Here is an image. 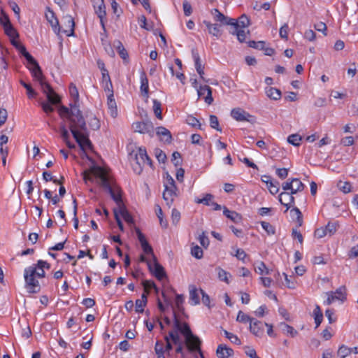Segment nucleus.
I'll return each mask as SVG.
<instances>
[{"label": "nucleus", "mask_w": 358, "mask_h": 358, "mask_svg": "<svg viewBox=\"0 0 358 358\" xmlns=\"http://www.w3.org/2000/svg\"><path fill=\"white\" fill-rule=\"evenodd\" d=\"M338 224L336 222H329L324 227L327 235L332 236L337 230Z\"/></svg>", "instance_id": "obj_43"}, {"label": "nucleus", "mask_w": 358, "mask_h": 358, "mask_svg": "<svg viewBox=\"0 0 358 358\" xmlns=\"http://www.w3.org/2000/svg\"><path fill=\"white\" fill-rule=\"evenodd\" d=\"M255 270L256 273L259 275H268L270 273L269 269L263 262H259L258 264L255 266Z\"/></svg>", "instance_id": "obj_35"}, {"label": "nucleus", "mask_w": 358, "mask_h": 358, "mask_svg": "<svg viewBox=\"0 0 358 358\" xmlns=\"http://www.w3.org/2000/svg\"><path fill=\"white\" fill-rule=\"evenodd\" d=\"M184 302V297L182 294H177L176 296V306L178 311L183 313L184 307L182 303Z\"/></svg>", "instance_id": "obj_52"}, {"label": "nucleus", "mask_w": 358, "mask_h": 358, "mask_svg": "<svg viewBox=\"0 0 358 358\" xmlns=\"http://www.w3.org/2000/svg\"><path fill=\"white\" fill-rule=\"evenodd\" d=\"M218 358H228L234 354V350L225 345H220L216 351Z\"/></svg>", "instance_id": "obj_21"}, {"label": "nucleus", "mask_w": 358, "mask_h": 358, "mask_svg": "<svg viewBox=\"0 0 358 358\" xmlns=\"http://www.w3.org/2000/svg\"><path fill=\"white\" fill-rule=\"evenodd\" d=\"M63 24L62 26V32L64 33L66 36H70L74 34L75 22L73 17L71 15H66L64 17Z\"/></svg>", "instance_id": "obj_9"}, {"label": "nucleus", "mask_w": 358, "mask_h": 358, "mask_svg": "<svg viewBox=\"0 0 358 358\" xmlns=\"http://www.w3.org/2000/svg\"><path fill=\"white\" fill-rule=\"evenodd\" d=\"M301 137L299 134H292L289 135L287 138V141L289 143L294 145V146H299L300 145V142L301 141Z\"/></svg>", "instance_id": "obj_41"}, {"label": "nucleus", "mask_w": 358, "mask_h": 358, "mask_svg": "<svg viewBox=\"0 0 358 358\" xmlns=\"http://www.w3.org/2000/svg\"><path fill=\"white\" fill-rule=\"evenodd\" d=\"M266 95L271 99L278 100L281 97V92L276 88L269 87L266 90Z\"/></svg>", "instance_id": "obj_32"}, {"label": "nucleus", "mask_w": 358, "mask_h": 358, "mask_svg": "<svg viewBox=\"0 0 358 358\" xmlns=\"http://www.w3.org/2000/svg\"><path fill=\"white\" fill-rule=\"evenodd\" d=\"M179 333H180V330L177 327H173V329L169 331V336L173 343L177 345L176 352L181 354L183 351V343L181 341Z\"/></svg>", "instance_id": "obj_10"}, {"label": "nucleus", "mask_w": 358, "mask_h": 358, "mask_svg": "<svg viewBox=\"0 0 358 358\" xmlns=\"http://www.w3.org/2000/svg\"><path fill=\"white\" fill-rule=\"evenodd\" d=\"M117 210L118 215H121L123 219L129 224L134 223V220L132 216L130 215L129 211L127 210L125 206H122V207L119 208Z\"/></svg>", "instance_id": "obj_27"}, {"label": "nucleus", "mask_w": 358, "mask_h": 358, "mask_svg": "<svg viewBox=\"0 0 358 358\" xmlns=\"http://www.w3.org/2000/svg\"><path fill=\"white\" fill-rule=\"evenodd\" d=\"M44 278L45 271L43 268H38L37 265L31 266L24 270V280L27 287L30 293H37L40 291V285L37 280L34 278Z\"/></svg>", "instance_id": "obj_5"}, {"label": "nucleus", "mask_w": 358, "mask_h": 358, "mask_svg": "<svg viewBox=\"0 0 358 358\" xmlns=\"http://www.w3.org/2000/svg\"><path fill=\"white\" fill-rule=\"evenodd\" d=\"M189 299L193 305L199 304L200 302L198 289L194 285L189 286Z\"/></svg>", "instance_id": "obj_29"}, {"label": "nucleus", "mask_w": 358, "mask_h": 358, "mask_svg": "<svg viewBox=\"0 0 358 358\" xmlns=\"http://www.w3.org/2000/svg\"><path fill=\"white\" fill-rule=\"evenodd\" d=\"M0 24L3 27L11 24L8 15L3 10L0 13Z\"/></svg>", "instance_id": "obj_51"}, {"label": "nucleus", "mask_w": 358, "mask_h": 358, "mask_svg": "<svg viewBox=\"0 0 358 358\" xmlns=\"http://www.w3.org/2000/svg\"><path fill=\"white\" fill-rule=\"evenodd\" d=\"M216 271H217L218 278L221 281H224L229 284V281L228 279V276L229 275V273L220 267L217 268Z\"/></svg>", "instance_id": "obj_39"}, {"label": "nucleus", "mask_w": 358, "mask_h": 358, "mask_svg": "<svg viewBox=\"0 0 358 358\" xmlns=\"http://www.w3.org/2000/svg\"><path fill=\"white\" fill-rule=\"evenodd\" d=\"M313 315L315 317V322L316 324L315 327L317 328L320 325L323 320V314L320 309V307L318 305H316L313 310Z\"/></svg>", "instance_id": "obj_31"}, {"label": "nucleus", "mask_w": 358, "mask_h": 358, "mask_svg": "<svg viewBox=\"0 0 358 358\" xmlns=\"http://www.w3.org/2000/svg\"><path fill=\"white\" fill-rule=\"evenodd\" d=\"M186 122L189 125L193 127H198L199 129H201V124L199 121L192 115H188L186 119Z\"/></svg>", "instance_id": "obj_45"}, {"label": "nucleus", "mask_w": 358, "mask_h": 358, "mask_svg": "<svg viewBox=\"0 0 358 358\" xmlns=\"http://www.w3.org/2000/svg\"><path fill=\"white\" fill-rule=\"evenodd\" d=\"M280 327L284 334L289 335L292 337H294L298 334V331L296 330L285 322H281L280 324Z\"/></svg>", "instance_id": "obj_30"}, {"label": "nucleus", "mask_w": 358, "mask_h": 358, "mask_svg": "<svg viewBox=\"0 0 358 358\" xmlns=\"http://www.w3.org/2000/svg\"><path fill=\"white\" fill-rule=\"evenodd\" d=\"M213 196L211 194H206L203 199H196L197 203H203L206 206H210Z\"/></svg>", "instance_id": "obj_46"}, {"label": "nucleus", "mask_w": 358, "mask_h": 358, "mask_svg": "<svg viewBox=\"0 0 358 358\" xmlns=\"http://www.w3.org/2000/svg\"><path fill=\"white\" fill-rule=\"evenodd\" d=\"M171 162L176 166L181 164V155L178 152H174L172 154Z\"/></svg>", "instance_id": "obj_64"}, {"label": "nucleus", "mask_w": 358, "mask_h": 358, "mask_svg": "<svg viewBox=\"0 0 358 358\" xmlns=\"http://www.w3.org/2000/svg\"><path fill=\"white\" fill-rule=\"evenodd\" d=\"M109 113L113 117H116L117 115V108L115 100L113 97L108 96L107 101Z\"/></svg>", "instance_id": "obj_26"}, {"label": "nucleus", "mask_w": 358, "mask_h": 358, "mask_svg": "<svg viewBox=\"0 0 358 358\" xmlns=\"http://www.w3.org/2000/svg\"><path fill=\"white\" fill-rule=\"evenodd\" d=\"M283 275L285 276L287 287L289 289H295L296 282L293 276L289 277L285 273H283Z\"/></svg>", "instance_id": "obj_57"}, {"label": "nucleus", "mask_w": 358, "mask_h": 358, "mask_svg": "<svg viewBox=\"0 0 358 358\" xmlns=\"http://www.w3.org/2000/svg\"><path fill=\"white\" fill-rule=\"evenodd\" d=\"M291 213H294L293 216H296V222H298V226L301 227L303 224V217L300 210L295 207L291 210Z\"/></svg>", "instance_id": "obj_58"}, {"label": "nucleus", "mask_w": 358, "mask_h": 358, "mask_svg": "<svg viewBox=\"0 0 358 358\" xmlns=\"http://www.w3.org/2000/svg\"><path fill=\"white\" fill-rule=\"evenodd\" d=\"M176 190L177 187L176 188H169V187H165V189L163 192V199L166 201V204L170 206L172 203L173 202V200L175 197L176 196Z\"/></svg>", "instance_id": "obj_18"}, {"label": "nucleus", "mask_w": 358, "mask_h": 358, "mask_svg": "<svg viewBox=\"0 0 358 358\" xmlns=\"http://www.w3.org/2000/svg\"><path fill=\"white\" fill-rule=\"evenodd\" d=\"M211 13L214 15L215 21L220 22L223 24L235 25V19L225 16L224 14L220 13L218 9L214 8L212 10ZM237 24H236V25Z\"/></svg>", "instance_id": "obj_13"}, {"label": "nucleus", "mask_w": 358, "mask_h": 358, "mask_svg": "<svg viewBox=\"0 0 358 358\" xmlns=\"http://www.w3.org/2000/svg\"><path fill=\"white\" fill-rule=\"evenodd\" d=\"M223 214L234 223H238L242 220V217L240 214L236 211L229 210L225 206L223 207Z\"/></svg>", "instance_id": "obj_22"}, {"label": "nucleus", "mask_w": 358, "mask_h": 358, "mask_svg": "<svg viewBox=\"0 0 358 358\" xmlns=\"http://www.w3.org/2000/svg\"><path fill=\"white\" fill-rule=\"evenodd\" d=\"M337 355L340 358H345L350 355V350H349L348 347L343 345L338 348Z\"/></svg>", "instance_id": "obj_48"}, {"label": "nucleus", "mask_w": 358, "mask_h": 358, "mask_svg": "<svg viewBox=\"0 0 358 358\" xmlns=\"http://www.w3.org/2000/svg\"><path fill=\"white\" fill-rule=\"evenodd\" d=\"M248 43L249 47L255 48V49H257V50L264 49V45L266 44V43L262 41H259L257 42H256L255 41H248Z\"/></svg>", "instance_id": "obj_55"}, {"label": "nucleus", "mask_w": 358, "mask_h": 358, "mask_svg": "<svg viewBox=\"0 0 358 358\" xmlns=\"http://www.w3.org/2000/svg\"><path fill=\"white\" fill-rule=\"evenodd\" d=\"M59 131L61 134V137L63 139V141H67V140L69 139L70 138V134L64 124H61Z\"/></svg>", "instance_id": "obj_59"}, {"label": "nucleus", "mask_w": 358, "mask_h": 358, "mask_svg": "<svg viewBox=\"0 0 358 358\" xmlns=\"http://www.w3.org/2000/svg\"><path fill=\"white\" fill-rule=\"evenodd\" d=\"M261 225L262 228L267 232L268 235H273L275 232V228L269 222H262Z\"/></svg>", "instance_id": "obj_53"}, {"label": "nucleus", "mask_w": 358, "mask_h": 358, "mask_svg": "<svg viewBox=\"0 0 358 358\" xmlns=\"http://www.w3.org/2000/svg\"><path fill=\"white\" fill-rule=\"evenodd\" d=\"M203 24L206 26L208 29V32L210 34L216 37H219L220 36V30L217 24H212L208 21H203Z\"/></svg>", "instance_id": "obj_28"}, {"label": "nucleus", "mask_w": 358, "mask_h": 358, "mask_svg": "<svg viewBox=\"0 0 358 358\" xmlns=\"http://www.w3.org/2000/svg\"><path fill=\"white\" fill-rule=\"evenodd\" d=\"M180 220V213L176 208L172 210L171 220L174 225H176Z\"/></svg>", "instance_id": "obj_61"}, {"label": "nucleus", "mask_w": 358, "mask_h": 358, "mask_svg": "<svg viewBox=\"0 0 358 358\" xmlns=\"http://www.w3.org/2000/svg\"><path fill=\"white\" fill-rule=\"evenodd\" d=\"M267 187L272 194H275L279 192V182L278 181L269 180Z\"/></svg>", "instance_id": "obj_47"}, {"label": "nucleus", "mask_w": 358, "mask_h": 358, "mask_svg": "<svg viewBox=\"0 0 358 358\" xmlns=\"http://www.w3.org/2000/svg\"><path fill=\"white\" fill-rule=\"evenodd\" d=\"M334 297L336 300H340L342 302L346 300V288L345 286H341L335 292H334Z\"/></svg>", "instance_id": "obj_33"}, {"label": "nucleus", "mask_w": 358, "mask_h": 358, "mask_svg": "<svg viewBox=\"0 0 358 358\" xmlns=\"http://www.w3.org/2000/svg\"><path fill=\"white\" fill-rule=\"evenodd\" d=\"M95 13L97 15L100 20V24L103 29V31L106 32L105 19L106 16V6L103 0H100L99 4L97 7L94 6Z\"/></svg>", "instance_id": "obj_14"}, {"label": "nucleus", "mask_w": 358, "mask_h": 358, "mask_svg": "<svg viewBox=\"0 0 358 358\" xmlns=\"http://www.w3.org/2000/svg\"><path fill=\"white\" fill-rule=\"evenodd\" d=\"M337 186L339 189L345 194L351 192L352 185L349 182L339 181L337 184Z\"/></svg>", "instance_id": "obj_40"}, {"label": "nucleus", "mask_w": 358, "mask_h": 358, "mask_svg": "<svg viewBox=\"0 0 358 358\" xmlns=\"http://www.w3.org/2000/svg\"><path fill=\"white\" fill-rule=\"evenodd\" d=\"M163 343L160 341H157L155 343V351L157 356V358H165L164 356V349L163 348Z\"/></svg>", "instance_id": "obj_37"}, {"label": "nucleus", "mask_w": 358, "mask_h": 358, "mask_svg": "<svg viewBox=\"0 0 358 358\" xmlns=\"http://www.w3.org/2000/svg\"><path fill=\"white\" fill-rule=\"evenodd\" d=\"M155 154L159 163H164L166 159V154L160 149H155Z\"/></svg>", "instance_id": "obj_60"}, {"label": "nucleus", "mask_w": 358, "mask_h": 358, "mask_svg": "<svg viewBox=\"0 0 358 358\" xmlns=\"http://www.w3.org/2000/svg\"><path fill=\"white\" fill-rule=\"evenodd\" d=\"M224 334L225 336L232 343L236 345H241V340L238 338V336L232 333L227 331V330H223Z\"/></svg>", "instance_id": "obj_44"}, {"label": "nucleus", "mask_w": 358, "mask_h": 358, "mask_svg": "<svg viewBox=\"0 0 358 358\" xmlns=\"http://www.w3.org/2000/svg\"><path fill=\"white\" fill-rule=\"evenodd\" d=\"M278 197L280 203L286 206L285 212H287L294 203V196L289 194V193L287 192H283L280 193Z\"/></svg>", "instance_id": "obj_15"}, {"label": "nucleus", "mask_w": 358, "mask_h": 358, "mask_svg": "<svg viewBox=\"0 0 358 358\" xmlns=\"http://www.w3.org/2000/svg\"><path fill=\"white\" fill-rule=\"evenodd\" d=\"M133 128L135 132L149 134L150 136H153L154 127L150 121L135 122L133 124Z\"/></svg>", "instance_id": "obj_7"}, {"label": "nucleus", "mask_w": 358, "mask_h": 358, "mask_svg": "<svg viewBox=\"0 0 358 358\" xmlns=\"http://www.w3.org/2000/svg\"><path fill=\"white\" fill-rule=\"evenodd\" d=\"M191 254L195 258L199 259L203 257V250L198 245H195L191 249Z\"/></svg>", "instance_id": "obj_49"}, {"label": "nucleus", "mask_w": 358, "mask_h": 358, "mask_svg": "<svg viewBox=\"0 0 358 358\" xmlns=\"http://www.w3.org/2000/svg\"><path fill=\"white\" fill-rule=\"evenodd\" d=\"M92 173L100 179L101 185L105 188L110 194L112 199L117 206V208L124 206L120 192L118 189H115L110 184L108 176L104 173L103 169L100 167H94L92 170Z\"/></svg>", "instance_id": "obj_4"}, {"label": "nucleus", "mask_w": 358, "mask_h": 358, "mask_svg": "<svg viewBox=\"0 0 358 358\" xmlns=\"http://www.w3.org/2000/svg\"><path fill=\"white\" fill-rule=\"evenodd\" d=\"M154 268H152L151 262H148V266L150 272H152L155 278L159 280L166 277V273L164 267L159 264L157 258L153 255Z\"/></svg>", "instance_id": "obj_8"}, {"label": "nucleus", "mask_w": 358, "mask_h": 358, "mask_svg": "<svg viewBox=\"0 0 358 358\" xmlns=\"http://www.w3.org/2000/svg\"><path fill=\"white\" fill-rule=\"evenodd\" d=\"M176 188V183L173 178L166 173V178L164 182V187Z\"/></svg>", "instance_id": "obj_62"}, {"label": "nucleus", "mask_w": 358, "mask_h": 358, "mask_svg": "<svg viewBox=\"0 0 358 358\" xmlns=\"http://www.w3.org/2000/svg\"><path fill=\"white\" fill-rule=\"evenodd\" d=\"M192 57L194 59V63H195V68H196V70L197 71V73L199 74L200 77L204 80V78H203V74H204V71H203V66H202L201 63V59H200V57H199V55L198 53V52L193 49L192 50Z\"/></svg>", "instance_id": "obj_19"}, {"label": "nucleus", "mask_w": 358, "mask_h": 358, "mask_svg": "<svg viewBox=\"0 0 358 358\" xmlns=\"http://www.w3.org/2000/svg\"><path fill=\"white\" fill-rule=\"evenodd\" d=\"M157 135L161 137V140L170 143L172 140L171 132L164 127L157 128Z\"/></svg>", "instance_id": "obj_20"}, {"label": "nucleus", "mask_w": 358, "mask_h": 358, "mask_svg": "<svg viewBox=\"0 0 358 358\" xmlns=\"http://www.w3.org/2000/svg\"><path fill=\"white\" fill-rule=\"evenodd\" d=\"M113 45L115 48V49L117 50L120 57L123 60L127 62L128 53H127V50H125V48H124L122 43L120 41H114Z\"/></svg>", "instance_id": "obj_25"}, {"label": "nucleus", "mask_w": 358, "mask_h": 358, "mask_svg": "<svg viewBox=\"0 0 358 358\" xmlns=\"http://www.w3.org/2000/svg\"><path fill=\"white\" fill-rule=\"evenodd\" d=\"M173 325L180 330L185 338V343L189 351H200L201 341L198 336L193 334L187 322H181L176 313L173 312Z\"/></svg>", "instance_id": "obj_3"}, {"label": "nucleus", "mask_w": 358, "mask_h": 358, "mask_svg": "<svg viewBox=\"0 0 358 358\" xmlns=\"http://www.w3.org/2000/svg\"><path fill=\"white\" fill-rule=\"evenodd\" d=\"M147 300L136 299L135 302L136 312L142 313L144 310L143 308L146 306Z\"/></svg>", "instance_id": "obj_56"}, {"label": "nucleus", "mask_w": 358, "mask_h": 358, "mask_svg": "<svg viewBox=\"0 0 358 358\" xmlns=\"http://www.w3.org/2000/svg\"><path fill=\"white\" fill-rule=\"evenodd\" d=\"M161 103L157 100H153V110L155 116L159 119L162 120V108H161Z\"/></svg>", "instance_id": "obj_36"}, {"label": "nucleus", "mask_w": 358, "mask_h": 358, "mask_svg": "<svg viewBox=\"0 0 358 358\" xmlns=\"http://www.w3.org/2000/svg\"><path fill=\"white\" fill-rule=\"evenodd\" d=\"M45 17L47 20L50 22L54 31L57 30L60 31V27L59 24V21L57 18L55 17V13L50 8H47V11L45 13Z\"/></svg>", "instance_id": "obj_17"}, {"label": "nucleus", "mask_w": 358, "mask_h": 358, "mask_svg": "<svg viewBox=\"0 0 358 358\" xmlns=\"http://www.w3.org/2000/svg\"><path fill=\"white\" fill-rule=\"evenodd\" d=\"M264 323L254 319L250 324V331L256 336H261L264 333Z\"/></svg>", "instance_id": "obj_16"}, {"label": "nucleus", "mask_w": 358, "mask_h": 358, "mask_svg": "<svg viewBox=\"0 0 358 358\" xmlns=\"http://www.w3.org/2000/svg\"><path fill=\"white\" fill-rule=\"evenodd\" d=\"M20 83L27 90V94L29 99L34 98L36 96V92L29 84H27L22 80H21Z\"/></svg>", "instance_id": "obj_38"}, {"label": "nucleus", "mask_w": 358, "mask_h": 358, "mask_svg": "<svg viewBox=\"0 0 358 358\" xmlns=\"http://www.w3.org/2000/svg\"><path fill=\"white\" fill-rule=\"evenodd\" d=\"M141 92L143 96H145V98H148V80L145 73H142L141 76Z\"/></svg>", "instance_id": "obj_23"}, {"label": "nucleus", "mask_w": 358, "mask_h": 358, "mask_svg": "<svg viewBox=\"0 0 358 358\" xmlns=\"http://www.w3.org/2000/svg\"><path fill=\"white\" fill-rule=\"evenodd\" d=\"M130 155H134L135 163L133 164V169L136 173L141 174L145 164L149 165L151 168L153 167L152 161L147 155L145 148H138L136 152L133 151Z\"/></svg>", "instance_id": "obj_6"}, {"label": "nucleus", "mask_w": 358, "mask_h": 358, "mask_svg": "<svg viewBox=\"0 0 358 358\" xmlns=\"http://www.w3.org/2000/svg\"><path fill=\"white\" fill-rule=\"evenodd\" d=\"M69 92L73 98V103H70L71 108L60 106L58 108V113L61 118H66L69 121V128L79 146L83 150L85 148H91L92 143L89 139L86 122L78 104V90L73 83L70 84Z\"/></svg>", "instance_id": "obj_1"}, {"label": "nucleus", "mask_w": 358, "mask_h": 358, "mask_svg": "<svg viewBox=\"0 0 358 358\" xmlns=\"http://www.w3.org/2000/svg\"><path fill=\"white\" fill-rule=\"evenodd\" d=\"M231 117L238 122H250L249 117L252 116L241 108H233L231 111Z\"/></svg>", "instance_id": "obj_11"}, {"label": "nucleus", "mask_w": 358, "mask_h": 358, "mask_svg": "<svg viewBox=\"0 0 358 358\" xmlns=\"http://www.w3.org/2000/svg\"><path fill=\"white\" fill-rule=\"evenodd\" d=\"M253 320H254L253 318H251L250 316L245 314L241 310H239L237 317H236V320L238 322H243V323L250 322V324L251 321H252Z\"/></svg>", "instance_id": "obj_42"}, {"label": "nucleus", "mask_w": 358, "mask_h": 358, "mask_svg": "<svg viewBox=\"0 0 358 358\" xmlns=\"http://www.w3.org/2000/svg\"><path fill=\"white\" fill-rule=\"evenodd\" d=\"M5 34L8 36L10 38H16L19 37V34L16 29L13 27L12 24L3 27Z\"/></svg>", "instance_id": "obj_34"}, {"label": "nucleus", "mask_w": 358, "mask_h": 358, "mask_svg": "<svg viewBox=\"0 0 358 358\" xmlns=\"http://www.w3.org/2000/svg\"><path fill=\"white\" fill-rule=\"evenodd\" d=\"M198 96H203L204 101L208 105H210L213 102V98L212 96V90L208 85L200 86L197 89Z\"/></svg>", "instance_id": "obj_12"}, {"label": "nucleus", "mask_w": 358, "mask_h": 358, "mask_svg": "<svg viewBox=\"0 0 358 358\" xmlns=\"http://www.w3.org/2000/svg\"><path fill=\"white\" fill-rule=\"evenodd\" d=\"M33 77L37 80L41 87L43 92L46 95L48 103L42 101L41 106L43 111L46 113H50L54 111V108L51 106L58 104L61 102V99L57 94L51 86L45 81V78L43 75L42 70L39 66L38 62L29 66Z\"/></svg>", "instance_id": "obj_2"}, {"label": "nucleus", "mask_w": 358, "mask_h": 358, "mask_svg": "<svg viewBox=\"0 0 358 358\" xmlns=\"http://www.w3.org/2000/svg\"><path fill=\"white\" fill-rule=\"evenodd\" d=\"M234 24H238L237 25H231L233 29H235V31H236L238 28H245L248 27L250 25V20L247 15H242L237 21L235 20Z\"/></svg>", "instance_id": "obj_24"}, {"label": "nucleus", "mask_w": 358, "mask_h": 358, "mask_svg": "<svg viewBox=\"0 0 358 358\" xmlns=\"http://www.w3.org/2000/svg\"><path fill=\"white\" fill-rule=\"evenodd\" d=\"M232 34H236L237 36L238 40L243 43L245 41L246 38V33L245 31L242 29H237L236 31H235V29H234L233 31H231Z\"/></svg>", "instance_id": "obj_50"}, {"label": "nucleus", "mask_w": 358, "mask_h": 358, "mask_svg": "<svg viewBox=\"0 0 358 358\" xmlns=\"http://www.w3.org/2000/svg\"><path fill=\"white\" fill-rule=\"evenodd\" d=\"M210 125L212 128L216 129L218 131H221L222 129L219 126V121L217 116L214 115H210Z\"/></svg>", "instance_id": "obj_54"}, {"label": "nucleus", "mask_w": 358, "mask_h": 358, "mask_svg": "<svg viewBox=\"0 0 358 358\" xmlns=\"http://www.w3.org/2000/svg\"><path fill=\"white\" fill-rule=\"evenodd\" d=\"M293 182V188H295L296 191H303L305 185L302 183V182L298 178H292Z\"/></svg>", "instance_id": "obj_63"}]
</instances>
